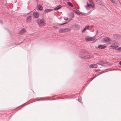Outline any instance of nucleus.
<instances>
[{"label":"nucleus","mask_w":121,"mask_h":121,"mask_svg":"<svg viewBox=\"0 0 121 121\" xmlns=\"http://www.w3.org/2000/svg\"><path fill=\"white\" fill-rule=\"evenodd\" d=\"M96 77V76H95L94 77H93V78H91V80H92L94 78H95Z\"/></svg>","instance_id":"obj_27"},{"label":"nucleus","mask_w":121,"mask_h":121,"mask_svg":"<svg viewBox=\"0 0 121 121\" xmlns=\"http://www.w3.org/2000/svg\"><path fill=\"white\" fill-rule=\"evenodd\" d=\"M44 99H39V100H44ZM39 100H37V101H38Z\"/></svg>","instance_id":"obj_26"},{"label":"nucleus","mask_w":121,"mask_h":121,"mask_svg":"<svg viewBox=\"0 0 121 121\" xmlns=\"http://www.w3.org/2000/svg\"><path fill=\"white\" fill-rule=\"evenodd\" d=\"M97 64L99 65H104V62L102 61H101V60H99L97 62Z\"/></svg>","instance_id":"obj_10"},{"label":"nucleus","mask_w":121,"mask_h":121,"mask_svg":"<svg viewBox=\"0 0 121 121\" xmlns=\"http://www.w3.org/2000/svg\"><path fill=\"white\" fill-rule=\"evenodd\" d=\"M95 39L93 37H90L88 36H87L86 38V40L87 41H92L95 40Z\"/></svg>","instance_id":"obj_7"},{"label":"nucleus","mask_w":121,"mask_h":121,"mask_svg":"<svg viewBox=\"0 0 121 121\" xmlns=\"http://www.w3.org/2000/svg\"><path fill=\"white\" fill-rule=\"evenodd\" d=\"M31 19V17L30 16H28L26 19L27 21L28 22H29L30 21Z\"/></svg>","instance_id":"obj_14"},{"label":"nucleus","mask_w":121,"mask_h":121,"mask_svg":"<svg viewBox=\"0 0 121 121\" xmlns=\"http://www.w3.org/2000/svg\"><path fill=\"white\" fill-rule=\"evenodd\" d=\"M106 46H103L102 45H99L98 46V48L100 49H104L106 47Z\"/></svg>","instance_id":"obj_11"},{"label":"nucleus","mask_w":121,"mask_h":121,"mask_svg":"<svg viewBox=\"0 0 121 121\" xmlns=\"http://www.w3.org/2000/svg\"><path fill=\"white\" fill-rule=\"evenodd\" d=\"M67 3L68 5L71 7H72L73 6V4L70 2H67Z\"/></svg>","instance_id":"obj_19"},{"label":"nucleus","mask_w":121,"mask_h":121,"mask_svg":"<svg viewBox=\"0 0 121 121\" xmlns=\"http://www.w3.org/2000/svg\"><path fill=\"white\" fill-rule=\"evenodd\" d=\"M70 30L69 28H61L59 30V32H65L69 31Z\"/></svg>","instance_id":"obj_4"},{"label":"nucleus","mask_w":121,"mask_h":121,"mask_svg":"<svg viewBox=\"0 0 121 121\" xmlns=\"http://www.w3.org/2000/svg\"><path fill=\"white\" fill-rule=\"evenodd\" d=\"M110 1L112 3H115V0H110Z\"/></svg>","instance_id":"obj_24"},{"label":"nucleus","mask_w":121,"mask_h":121,"mask_svg":"<svg viewBox=\"0 0 121 121\" xmlns=\"http://www.w3.org/2000/svg\"><path fill=\"white\" fill-rule=\"evenodd\" d=\"M82 52L80 55V57L84 59H89L91 57V54L86 51V50L83 49Z\"/></svg>","instance_id":"obj_1"},{"label":"nucleus","mask_w":121,"mask_h":121,"mask_svg":"<svg viewBox=\"0 0 121 121\" xmlns=\"http://www.w3.org/2000/svg\"><path fill=\"white\" fill-rule=\"evenodd\" d=\"M54 28H57V29L58 28V27H56V26H55V27H54Z\"/></svg>","instance_id":"obj_29"},{"label":"nucleus","mask_w":121,"mask_h":121,"mask_svg":"<svg viewBox=\"0 0 121 121\" xmlns=\"http://www.w3.org/2000/svg\"><path fill=\"white\" fill-rule=\"evenodd\" d=\"M116 50H118L119 51H121V47H119L117 48Z\"/></svg>","instance_id":"obj_23"},{"label":"nucleus","mask_w":121,"mask_h":121,"mask_svg":"<svg viewBox=\"0 0 121 121\" xmlns=\"http://www.w3.org/2000/svg\"><path fill=\"white\" fill-rule=\"evenodd\" d=\"M111 41V40L110 39L107 37H106L105 38L101 40V42L103 43H108Z\"/></svg>","instance_id":"obj_3"},{"label":"nucleus","mask_w":121,"mask_h":121,"mask_svg":"<svg viewBox=\"0 0 121 121\" xmlns=\"http://www.w3.org/2000/svg\"><path fill=\"white\" fill-rule=\"evenodd\" d=\"M118 47V45H111L110 46V48H112L113 49H115L116 48Z\"/></svg>","instance_id":"obj_12"},{"label":"nucleus","mask_w":121,"mask_h":121,"mask_svg":"<svg viewBox=\"0 0 121 121\" xmlns=\"http://www.w3.org/2000/svg\"><path fill=\"white\" fill-rule=\"evenodd\" d=\"M88 0L90 4H88L87 2V5H85V8L86 10H89L91 7L93 9H94L95 5L93 3V1L92 0Z\"/></svg>","instance_id":"obj_2"},{"label":"nucleus","mask_w":121,"mask_h":121,"mask_svg":"<svg viewBox=\"0 0 121 121\" xmlns=\"http://www.w3.org/2000/svg\"><path fill=\"white\" fill-rule=\"evenodd\" d=\"M62 7V6L61 5H59L55 8L54 9V10H56V9H60V8H61Z\"/></svg>","instance_id":"obj_15"},{"label":"nucleus","mask_w":121,"mask_h":121,"mask_svg":"<svg viewBox=\"0 0 121 121\" xmlns=\"http://www.w3.org/2000/svg\"><path fill=\"white\" fill-rule=\"evenodd\" d=\"M72 19H70V21H71V20H72Z\"/></svg>","instance_id":"obj_33"},{"label":"nucleus","mask_w":121,"mask_h":121,"mask_svg":"<svg viewBox=\"0 0 121 121\" xmlns=\"http://www.w3.org/2000/svg\"><path fill=\"white\" fill-rule=\"evenodd\" d=\"M43 7L42 6H39V8H38V9L39 10H42L43 9Z\"/></svg>","instance_id":"obj_22"},{"label":"nucleus","mask_w":121,"mask_h":121,"mask_svg":"<svg viewBox=\"0 0 121 121\" xmlns=\"http://www.w3.org/2000/svg\"><path fill=\"white\" fill-rule=\"evenodd\" d=\"M67 23V22L66 23H62V24H58L59 25H64V24H66Z\"/></svg>","instance_id":"obj_25"},{"label":"nucleus","mask_w":121,"mask_h":121,"mask_svg":"<svg viewBox=\"0 0 121 121\" xmlns=\"http://www.w3.org/2000/svg\"><path fill=\"white\" fill-rule=\"evenodd\" d=\"M113 37L117 40H119V39L121 38V37L120 35L114 34L113 35Z\"/></svg>","instance_id":"obj_5"},{"label":"nucleus","mask_w":121,"mask_h":121,"mask_svg":"<svg viewBox=\"0 0 121 121\" xmlns=\"http://www.w3.org/2000/svg\"><path fill=\"white\" fill-rule=\"evenodd\" d=\"M78 26V25H75V26Z\"/></svg>","instance_id":"obj_32"},{"label":"nucleus","mask_w":121,"mask_h":121,"mask_svg":"<svg viewBox=\"0 0 121 121\" xmlns=\"http://www.w3.org/2000/svg\"><path fill=\"white\" fill-rule=\"evenodd\" d=\"M33 14L35 17L37 18L39 16V13L36 12L34 13Z\"/></svg>","instance_id":"obj_8"},{"label":"nucleus","mask_w":121,"mask_h":121,"mask_svg":"<svg viewBox=\"0 0 121 121\" xmlns=\"http://www.w3.org/2000/svg\"><path fill=\"white\" fill-rule=\"evenodd\" d=\"M75 12L76 13H77L78 14H84V13H83L81 12H80L79 10H77L75 11Z\"/></svg>","instance_id":"obj_16"},{"label":"nucleus","mask_w":121,"mask_h":121,"mask_svg":"<svg viewBox=\"0 0 121 121\" xmlns=\"http://www.w3.org/2000/svg\"><path fill=\"white\" fill-rule=\"evenodd\" d=\"M53 10L52 9H45V13H47L50 12Z\"/></svg>","instance_id":"obj_13"},{"label":"nucleus","mask_w":121,"mask_h":121,"mask_svg":"<svg viewBox=\"0 0 121 121\" xmlns=\"http://www.w3.org/2000/svg\"><path fill=\"white\" fill-rule=\"evenodd\" d=\"M112 44L113 45H115L116 44V45H118V44L116 42L114 41H112Z\"/></svg>","instance_id":"obj_18"},{"label":"nucleus","mask_w":121,"mask_h":121,"mask_svg":"<svg viewBox=\"0 0 121 121\" xmlns=\"http://www.w3.org/2000/svg\"><path fill=\"white\" fill-rule=\"evenodd\" d=\"M89 27V26H86L82 30V32H84L86 30V29H88Z\"/></svg>","instance_id":"obj_17"},{"label":"nucleus","mask_w":121,"mask_h":121,"mask_svg":"<svg viewBox=\"0 0 121 121\" xmlns=\"http://www.w3.org/2000/svg\"><path fill=\"white\" fill-rule=\"evenodd\" d=\"M103 72H104V71L101 72L100 73V74H102V73H103Z\"/></svg>","instance_id":"obj_30"},{"label":"nucleus","mask_w":121,"mask_h":121,"mask_svg":"<svg viewBox=\"0 0 121 121\" xmlns=\"http://www.w3.org/2000/svg\"><path fill=\"white\" fill-rule=\"evenodd\" d=\"M30 13V12H29V13Z\"/></svg>","instance_id":"obj_34"},{"label":"nucleus","mask_w":121,"mask_h":121,"mask_svg":"<svg viewBox=\"0 0 121 121\" xmlns=\"http://www.w3.org/2000/svg\"><path fill=\"white\" fill-rule=\"evenodd\" d=\"M36 22L38 24L40 23V24H43L44 23V22L43 20L40 19H37L36 21Z\"/></svg>","instance_id":"obj_6"},{"label":"nucleus","mask_w":121,"mask_h":121,"mask_svg":"<svg viewBox=\"0 0 121 121\" xmlns=\"http://www.w3.org/2000/svg\"><path fill=\"white\" fill-rule=\"evenodd\" d=\"M0 23L1 24H2L3 23V22H2L1 20H0Z\"/></svg>","instance_id":"obj_28"},{"label":"nucleus","mask_w":121,"mask_h":121,"mask_svg":"<svg viewBox=\"0 0 121 121\" xmlns=\"http://www.w3.org/2000/svg\"><path fill=\"white\" fill-rule=\"evenodd\" d=\"M25 31V30L24 29H22L20 31V33L21 34L22 33Z\"/></svg>","instance_id":"obj_20"},{"label":"nucleus","mask_w":121,"mask_h":121,"mask_svg":"<svg viewBox=\"0 0 121 121\" xmlns=\"http://www.w3.org/2000/svg\"><path fill=\"white\" fill-rule=\"evenodd\" d=\"M97 65L96 64H92L90 65L89 66L90 68H96L97 67Z\"/></svg>","instance_id":"obj_9"},{"label":"nucleus","mask_w":121,"mask_h":121,"mask_svg":"<svg viewBox=\"0 0 121 121\" xmlns=\"http://www.w3.org/2000/svg\"><path fill=\"white\" fill-rule=\"evenodd\" d=\"M119 64L120 65H121V61H120L119 63Z\"/></svg>","instance_id":"obj_31"},{"label":"nucleus","mask_w":121,"mask_h":121,"mask_svg":"<svg viewBox=\"0 0 121 121\" xmlns=\"http://www.w3.org/2000/svg\"><path fill=\"white\" fill-rule=\"evenodd\" d=\"M96 2L99 4H100L101 3L100 1L99 0H96Z\"/></svg>","instance_id":"obj_21"}]
</instances>
